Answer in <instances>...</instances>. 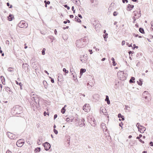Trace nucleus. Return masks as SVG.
Returning <instances> with one entry per match:
<instances>
[{"mask_svg":"<svg viewBox=\"0 0 153 153\" xmlns=\"http://www.w3.org/2000/svg\"><path fill=\"white\" fill-rule=\"evenodd\" d=\"M22 108L19 105L14 106L11 109V113L12 114H20L23 112Z\"/></svg>","mask_w":153,"mask_h":153,"instance_id":"obj_1","label":"nucleus"},{"mask_svg":"<svg viewBox=\"0 0 153 153\" xmlns=\"http://www.w3.org/2000/svg\"><path fill=\"white\" fill-rule=\"evenodd\" d=\"M97 31H99V29L101 27V25L98 21H95L93 24Z\"/></svg>","mask_w":153,"mask_h":153,"instance_id":"obj_2","label":"nucleus"},{"mask_svg":"<svg viewBox=\"0 0 153 153\" xmlns=\"http://www.w3.org/2000/svg\"><path fill=\"white\" fill-rule=\"evenodd\" d=\"M19 26L21 28H27V24L23 21H21L18 24Z\"/></svg>","mask_w":153,"mask_h":153,"instance_id":"obj_3","label":"nucleus"},{"mask_svg":"<svg viewBox=\"0 0 153 153\" xmlns=\"http://www.w3.org/2000/svg\"><path fill=\"white\" fill-rule=\"evenodd\" d=\"M7 135L8 137L11 139L16 140L17 138V137H16L14 134L9 132L7 133Z\"/></svg>","mask_w":153,"mask_h":153,"instance_id":"obj_4","label":"nucleus"},{"mask_svg":"<svg viewBox=\"0 0 153 153\" xmlns=\"http://www.w3.org/2000/svg\"><path fill=\"white\" fill-rule=\"evenodd\" d=\"M83 42V39H82L77 40L76 43V46L77 47H82V44Z\"/></svg>","mask_w":153,"mask_h":153,"instance_id":"obj_5","label":"nucleus"},{"mask_svg":"<svg viewBox=\"0 0 153 153\" xmlns=\"http://www.w3.org/2000/svg\"><path fill=\"white\" fill-rule=\"evenodd\" d=\"M24 140L22 139H21L18 140L16 143V144L17 146L18 147H22L23 145V144L24 143V142L23 141Z\"/></svg>","mask_w":153,"mask_h":153,"instance_id":"obj_6","label":"nucleus"},{"mask_svg":"<svg viewBox=\"0 0 153 153\" xmlns=\"http://www.w3.org/2000/svg\"><path fill=\"white\" fill-rule=\"evenodd\" d=\"M90 107L89 105L88 104H86L83 107V110L85 112H88L90 110Z\"/></svg>","mask_w":153,"mask_h":153,"instance_id":"obj_7","label":"nucleus"},{"mask_svg":"<svg viewBox=\"0 0 153 153\" xmlns=\"http://www.w3.org/2000/svg\"><path fill=\"white\" fill-rule=\"evenodd\" d=\"M45 147V149L46 151H48L51 148L50 144L48 142H46L43 144Z\"/></svg>","mask_w":153,"mask_h":153,"instance_id":"obj_8","label":"nucleus"},{"mask_svg":"<svg viewBox=\"0 0 153 153\" xmlns=\"http://www.w3.org/2000/svg\"><path fill=\"white\" fill-rule=\"evenodd\" d=\"M133 13H134V16L136 17V18L137 19H138L139 17L141 16V13H140V11H137L135 10L133 12Z\"/></svg>","mask_w":153,"mask_h":153,"instance_id":"obj_9","label":"nucleus"},{"mask_svg":"<svg viewBox=\"0 0 153 153\" xmlns=\"http://www.w3.org/2000/svg\"><path fill=\"white\" fill-rule=\"evenodd\" d=\"M87 55L86 54L84 55L81 56L80 57V60L82 62H83L84 61L86 60L87 59Z\"/></svg>","mask_w":153,"mask_h":153,"instance_id":"obj_10","label":"nucleus"},{"mask_svg":"<svg viewBox=\"0 0 153 153\" xmlns=\"http://www.w3.org/2000/svg\"><path fill=\"white\" fill-rule=\"evenodd\" d=\"M140 127L141 128H140V129H138V130L141 133H143L146 130V128L145 127L142 126H140Z\"/></svg>","mask_w":153,"mask_h":153,"instance_id":"obj_11","label":"nucleus"},{"mask_svg":"<svg viewBox=\"0 0 153 153\" xmlns=\"http://www.w3.org/2000/svg\"><path fill=\"white\" fill-rule=\"evenodd\" d=\"M84 121L85 120L84 119H82L81 120H79V122H78V125H79L80 127H82L85 125V124L84 123Z\"/></svg>","mask_w":153,"mask_h":153,"instance_id":"obj_12","label":"nucleus"},{"mask_svg":"<svg viewBox=\"0 0 153 153\" xmlns=\"http://www.w3.org/2000/svg\"><path fill=\"white\" fill-rule=\"evenodd\" d=\"M31 65L34 69L36 70L37 69V64L35 62H32Z\"/></svg>","mask_w":153,"mask_h":153,"instance_id":"obj_13","label":"nucleus"},{"mask_svg":"<svg viewBox=\"0 0 153 153\" xmlns=\"http://www.w3.org/2000/svg\"><path fill=\"white\" fill-rule=\"evenodd\" d=\"M8 20L9 21H11L14 18V16L13 15L10 14L9 16L7 17Z\"/></svg>","mask_w":153,"mask_h":153,"instance_id":"obj_14","label":"nucleus"},{"mask_svg":"<svg viewBox=\"0 0 153 153\" xmlns=\"http://www.w3.org/2000/svg\"><path fill=\"white\" fill-rule=\"evenodd\" d=\"M29 65L27 63H23L22 64V68L25 70L28 69Z\"/></svg>","mask_w":153,"mask_h":153,"instance_id":"obj_15","label":"nucleus"},{"mask_svg":"<svg viewBox=\"0 0 153 153\" xmlns=\"http://www.w3.org/2000/svg\"><path fill=\"white\" fill-rule=\"evenodd\" d=\"M99 95L98 94H96L93 95V98L96 100H98L99 99Z\"/></svg>","mask_w":153,"mask_h":153,"instance_id":"obj_16","label":"nucleus"},{"mask_svg":"<svg viewBox=\"0 0 153 153\" xmlns=\"http://www.w3.org/2000/svg\"><path fill=\"white\" fill-rule=\"evenodd\" d=\"M62 74H58V81L60 82H61L62 81Z\"/></svg>","mask_w":153,"mask_h":153,"instance_id":"obj_17","label":"nucleus"},{"mask_svg":"<svg viewBox=\"0 0 153 153\" xmlns=\"http://www.w3.org/2000/svg\"><path fill=\"white\" fill-rule=\"evenodd\" d=\"M135 79V78L134 77H132L130 80H129V82L130 83H134L135 81L134 80Z\"/></svg>","mask_w":153,"mask_h":153,"instance_id":"obj_18","label":"nucleus"},{"mask_svg":"<svg viewBox=\"0 0 153 153\" xmlns=\"http://www.w3.org/2000/svg\"><path fill=\"white\" fill-rule=\"evenodd\" d=\"M118 117L119 118H121L122 120H124V118L123 115H122L120 113H119L118 115Z\"/></svg>","mask_w":153,"mask_h":153,"instance_id":"obj_19","label":"nucleus"},{"mask_svg":"<svg viewBox=\"0 0 153 153\" xmlns=\"http://www.w3.org/2000/svg\"><path fill=\"white\" fill-rule=\"evenodd\" d=\"M43 83L44 85L45 88H47L48 87V86L47 85V82L45 80H44L43 81Z\"/></svg>","mask_w":153,"mask_h":153,"instance_id":"obj_20","label":"nucleus"},{"mask_svg":"<svg viewBox=\"0 0 153 153\" xmlns=\"http://www.w3.org/2000/svg\"><path fill=\"white\" fill-rule=\"evenodd\" d=\"M75 21L81 23V20L78 18V17L76 16L75 19Z\"/></svg>","mask_w":153,"mask_h":153,"instance_id":"obj_21","label":"nucleus"},{"mask_svg":"<svg viewBox=\"0 0 153 153\" xmlns=\"http://www.w3.org/2000/svg\"><path fill=\"white\" fill-rule=\"evenodd\" d=\"M41 149L40 147H37L35 149V153L39 152L40 151Z\"/></svg>","mask_w":153,"mask_h":153,"instance_id":"obj_22","label":"nucleus"},{"mask_svg":"<svg viewBox=\"0 0 153 153\" xmlns=\"http://www.w3.org/2000/svg\"><path fill=\"white\" fill-rule=\"evenodd\" d=\"M134 5H133L128 4V7L129 10H131L134 7Z\"/></svg>","mask_w":153,"mask_h":153,"instance_id":"obj_23","label":"nucleus"},{"mask_svg":"<svg viewBox=\"0 0 153 153\" xmlns=\"http://www.w3.org/2000/svg\"><path fill=\"white\" fill-rule=\"evenodd\" d=\"M108 34L107 33H106L105 35H103V36L104 37V40L105 41H107V38H108Z\"/></svg>","mask_w":153,"mask_h":153,"instance_id":"obj_24","label":"nucleus"},{"mask_svg":"<svg viewBox=\"0 0 153 153\" xmlns=\"http://www.w3.org/2000/svg\"><path fill=\"white\" fill-rule=\"evenodd\" d=\"M86 71V69H85L81 68L80 70V74H82L83 73Z\"/></svg>","mask_w":153,"mask_h":153,"instance_id":"obj_25","label":"nucleus"},{"mask_svg":"<svg viewBox=\"0 0 153 153\" xmlns=\"http://www.w3.org/2000/svg\"><path fill=\"white\" fill-rule=\"evenodd\" d=\"M139 31L142 33H144V31L143 29V28L140 27L139 29Z\"/></svg>","mask_w":153,"mask_h":153,"instance_id":"obj_26","label":"nucleus"},{"mask_svg":"<svg viewBox=\"0 0 153 153\" xmlns=\"http://www.w3.org/2000/svg\"><path fill=\"white\" fill-rule=\"evenodd\" d=\"M1 79L2 82V83L4 85V82H5V79L4 77L3 76H1Z\"/></svg>","mask_w":153,"mask_h":153,"instance_id":"obj_27","label":"nucleus"},{"mask_svg":"<svg viewBox=\"0 0 153 153\" xmlns=\"http://www.w3.org/2000/svg\"><path fill=\"white\" fill-rule=\"evenodd\" d=\"M101 126H102V128L103 129H105V128H106L105 124L104 123H102L101 124Z\"/></svg>","mask_w":153,"mask_h":153,"instance_id":"obj_28","label":"nucleus"},{"mask_svg":"<svg viewBox=\"0 0 153 153\" xmlns=\"http://www.w3.org/2000/svg\"><path fill=\"white\" fill-rule=\"evenodd\" d=\"M137 83L138 84L140 85H141L142 84V81L141 80V79H140L139 80V81H137Z\"/></svg>","mask_w":153,"mask_h":153,"instance_id":"obj_29","label":"nucleus"},{"mask_svg":"<svg viewBox=\"0 0 153 153\" xmlns=\"http://www.w3.org/2000/svg\"><path fill=\"white\" fill-rule=\"evenodd\" d=\"M73 119H69V117H67L66 118V120L67 122H72L73 121Z\"/></svg>","mask_w":153,"mask_h":153,"instance_id":"obj_30","label":"nucleus"},{"mask_svg":"<svg viewBox=\"0 0 153 153\" xmlns=\"http://www.w3.org/2000/svg\"><path fill=\"white\" fill-rule=\"evenodd\" d=\"M65 109L64 108V107H63L61 110V112L63 114L65 113Z\"/></svg>","mask_w":153,"mask_h":153,"instance_id":"obj_31","label":"nucleus"},{"mask_svg":"<svg viewBox=\"0 0 153 153\" xmlns=\"http://www.w3.org/2000/svg\"><path fill=\"white\" fill-rule=\"evenodd\" d=\"M142 54L140 53H138L136 55V57L137 58V59H138L140 58V56H141Z\"/></svg>","mask_w":153,"mask_h":153,"instance_id":"obj_32","label":"nucleus"},{"mask_svg":"<svg viewBox=\"0 0 153 153\" xmlns=\"http://www.w3.org/2000/svg\"><path fill=\"white\" fill-rule=\"evenodd\" d=\"M63 72H65V75L66 74H68V71L66 70V69L65 68H64L63 69Z\"/></svg>","mask_w":153,"mask_h":153,"instance_id":"obj_33","label":"nucleus"},{"mask_svg":"<svg viewBox=\"0 0 153 153\" xmlns=\"http://www.w3.org/2000/svg\"><path fill=\"white\" fill-rule=\"evenodd\" d=\"M46 51V49L45 48H44L42 51V54L44 55L45 54V51Z\"/></svg>","mask_w":153,"mask_h":153,"instance_id":"obj_34","label":"nucleus"},{"mask_svg":"<svg viewBox=\"0 0 153 153\" xmlns=\"http://www.w3.org/2000/svg\"><path fill=\"white\" fill-rule=\"evenodd\" d=\"M44 2L45 4V6L46 7H47V4H50V2L49 1H45Z\"/></svg>","mask_w":153,"mask_h":153,"instance_id":"obj_35","label":"nucleus"},{"mask_svg":"<svg viewBox=\"0 0 153 153\" xmlns=\"http://www.w3.org/2000/svg\"><path fill=\"white\" fill-rule=\"evenodd\" d=\"M42 140L41 139H39V140L37 141V143L38 145H40L42 142Z\"/></svg>","mask_w":153,"mask_h":153,"instance_id":"obj_36","label":"nucleus"},{"mask_svg":"<svg viewBox=\"0 0 153 153\" xmlns=\"http://www.w3.org/2000/svg\"><path fill=\"white\" fill-rule=\"evenodd\" d=\"M140 126L141 125H140V124L139 123H137L136 124V126L138 129L140 128H139V126Z\"/></svg>","mask_w":153,"mask_h":153,"instance_id":"obj_37","label":"nucleus"},{"mask_svg":"<svg viewBox=\"0 0 153 153\" xmlns=\"http://www.w3.org/2000/svg\"><path fill=\"white\" fill-rule=\"evenodd\" d=\"M36 100H35V102L36 103V104H37L38 103L39 105V102H40V101L39 100H38L37 101H36Z\"/></svg>","mask_w":153,"mask_h":153,"instance_id":"obj_38","label":"nucleus"},{"mask_svg":"<svg viewBox=\"0 0 153 153\" xmlns=\"http://www.w3.org/2000/svg\"><path fill=\"white\" fill-rule=\"evenodd\" d=\"M118 14V13L117 12V11H114L113 13V15L114 16H116L117 15V14Z\"/></svg>","mask_w":153,"mask_h":153,"instance_id":"obj_39","label":"nucleus"},{"mask_svg":"<svg viewBox=\"0 0 153 153\" xmlns=\"http://www.w3.org/2000/svg\"><path fill=\"white\" fill-rule=\"evenodd\" d=\"M53 132L54 133L56 134H57L58 133V131L56 129H53Z\"/></svg>","mask_w":153,"mask_h":153,"instance_id":"obj_40","label":"nucleus"},{"mask_svg":"<svg viewBox=\"0 0 153 153\" xmlns=\"http://www.w3.org/2000/svg\"><path fill=\"white\" fill-rule=\"evenodd\" d=\"M19 85L20 86V89L22 90V84L21 82H20L19 83Z\"/></svg>","mask_w":153,"mask_h":153,"instance_id":"obj_41","label":"nucleus"},{"mask_svg":"<svg viewBox=\"0 0 153 153\" xmlns=\"http://www.w3.org/2000/svg\"><path fill=\"white\" fill-rule=\"evenodd\" d=\"M126 45H128L129 47H132V43L131 44H129L128 43H126Z\"/></svg>","mask_w":153,"mask_h":153,"instance_id":"obj_42","label":"nucleus"},{"mask_svg":"<svg viewBox=\"0 0 153 153\" xmlns=\"http://www.w3.org/2000/svg\"><path fill=\"white\" fill-rule=\"evenodd\" d=\"M73 72H74H74L73 71V69H71L70 70V73H71L72 74H73Z\"/></svg>","mask_w":153,"mask_h":153,"instance_id":"obj_43","label":"nucleus"},{"mask_svg":"<svg viewBox=\"0 0 153 153\" xmlns=\"http://www.w3.org/2000/svg\"><path fill=\"white\" fill-rule=\"evenodd\" d=\"M108 100H109L108 97L107 95H106V98L105 99V101H107Z\"/></svg>","mask_w":153,"mask_h":153,"instance_id":"obj_44","label":"nucleus"},{"mask_svg":"<svg viewBox=\"0 0 153 153\" xmlns=\"http://www.w3.org/2000/svg\"><path fill=\"white\" fill-rule=\"evenodd\" d=\"M136 18L135 16H133V19H134L133 21V23H134L135 22V21L136 20Z\"/></svg>","mask_w":153,"mask_h":153,"instance_id":"obj_45","label":"nucleus"},{"mask_svg":"<svg viewBox=\"0 0 153 153\" xmlns=\"http://www.w3.org/2000/svg\"><path fill=\"white\" fill-rule=\"evenodd\" d=\"M12 69H13L12 68H8L7 70L8 71L11 72L12 71V70H11Z\"/></svg>","mask_w":153,"mask_h":153,"instance_id":"obj_46","label":"nucleus"},{"mask_svg":"<svg viewBox=\"0 0 153 153\" xmlns=\"http://www.w3.org/2000/svg\"><path fill=\"white\" fill-rule=\"evenodd\" d=\"M112 63L113 65L114 66H115L116 65V63L115 61H113Z\"/></svg>","mask_w":153,"mask_h":153,"instance_id":"obj_47","label":"nucleus"},{"mask_svg":"<svg viewBox=\"0 0 153 153\" xmlns=\"http://www.w3.org/2000/svg\"><path fill=\"white\" fill-rule=\"evenodd\" d=\"M123 122H121V123H119V126H120L121 127H122V126L123 125Z\"/></svg>","mask_w":153,"mask_h":153,"instance_id":"obj_48","label":"nucleus"},{"mask_svg":"<svg viewBox=\"0 0 153 153\" xmlns=\"http://www.w3.org/2000/svg\"><path fill=\"white\" fill-rule=\"evenodd\" d=\"M64 7H65L67 8L68 10H69L70 9V7H69L67 5H65Z\"/></svg>","mask_w":153,"mask_h":153,"instance_id":"obj_49","label":"nucleus"},{"mask_svg":"<svg viewBox=\"0 0 153 153\" xmlns=\"http://www.w3.org/2000/svg\"><path fill=\"white\" fill-rule=\"evenodd\" d=\"M149 144H150V146H153V142H152V141H151L149 143Z\"/></svg>","mask_w":153,"mask_h":153,"instance_id":"obj_50","label":"nucleus"},{"mask_svg":"<svg viewBox=\"0 0 153 153\" xmlns=\"http://www.w3.org/2000/svg\"><path fill=\"white\" fill-rule=\"evenodd\" d=\"M125 41H124V40L122 42V45H124L125 44Z\"/></svg>","mask_w":153,"mask_h":153,"instance_id":"obj_51","label":"nucleus"},{"mask_svg":"<svg viewBox=\"0 0 153 153\" xmlns=\"http://www.w3.org/2000/svg\"><path fill=\"white\" fill-rule=\"evenodd\" d=\"M128 53L129 55H130V54L131 53L132 54V53H134V52L133 51H130L128 52Z\"/></svg>","mask_w":153,"mask_h":153,"instance_id":"obj_52","label":"nucleus"},{"mask_svg":"<svg viewBox=\"0 0 153 153\" xmlns=\"http://www.w3.org/2000/svg\"><path fill=\"white\" fill-rule=\"evenodd\" d=\"M6 44L7 45H9V42L8 40H6Z\"/></svg>","mask_w":153,"mask_h":153,"instance_id":"obj_53","label":"nucleus"},{"mask_svg":"<svg viewBox=\"0 0 153 153\" xmlns=\"http://www.w3.org/2000/svg\"><path fill=\"white\" fill-rule=\"evenodd\" d=\"M57 117V115L56 114H55L54 116V119H56Z\"/></svg>","mask_w":153,"mask_h":153,"instance_id":"obj_54","label":"nucleus"},{"mask_svg":"<svg viewBox=\"0 0 153 153\" xmlns=\"http://www.w3.org/2000/svg\"><path fill=\"white\" fill-rule=\"evenodd\" d=\"M139 140L141 143H144V142L143 140H142L141 139H140Z\"/></svg>","mask_w":153,"mask_h":153,"instance_id":"obj_55","label":"nucleus"},{"mask_svg":"<svg viewBox=\"0 0 153 153\" xmlns=\"http://www.w3.org/2000/svg\"><path fill=\"white\" fill-rule=\"evenodd\" d=\"M51 82L52 83H54V79L52 78H51Z\"/></svg>","mask_w":153,"mask_h":153,"instance_id":"obj_56","label":"nucleus"},{"mask_svg":"<svg viewBox=\"0 0 153 153\" xmlns=\"http://www.w3.org/2000/svg\"><path fill=\"white\" fill-rule=\"evenodd\" d=\"M78 16L79 17L80 19H82V16H81V15L79 14Z\"/></svg>","mask_w":153,"mask_h":153,"instance_id":"obj_57","label":"nucleus"},{"mask_svg":"<svg viewBox=\"0 0 153 153\" xmlns=\"http://www.w3.org/2000/svg\"><path fill=\"white\" fill-rule=\"evenodd\" d=\"M133 36H134L135 37H137L138 36V34H135V33H133Z\"/></svg>","mask_w":153,"mask_h":153,"instance_id":"obj_58","label":"nucleus"},{"mask_svg":"<svg viewBox=\"0 0 153 153\" xmlns=\"http://www.w3.org/2000/svg\"><path fill=\"white\" fill-rule=\"evenodd\" d=\"M138 48V46H135L134 47L132 48V49H133L134 50V49H135V48H136L137 49V48Z\"/></svg>","mask_w":153,"mask_h":153,"instance_id":"obj_59","label":"nucleus"},{"mask_svg":"<svg viewBox=\"0 0 153 153\" xmlns=\"http://www.w3.org/2000/svg\"><path fill=\"white\" fill-rule=\"evenodd\" d=\"M89 51L90 53V54H92V53L93 52L91 50H89Z\"/></svg>","mask_w":153,"mask_h":153,"instance_id":"obj_60","label":"nucleus"},{"mask_svg":"<svg viewBox=\"0 0 153 153\" xmlns=\"http://www.w3.org/2000/svg\"><path fill=\"white\" fill-rule=\"evenodd\" d=\"M107 102V103L108 104V105H109L110 104V101L109 100H108L107 101H106Z\"/></svg>","mask_w":153,"mask_h":153,"instance_id":"obj_61","label":"nucleus"},{"mask_svg":"<svg viewBox=\"0 0 153 153\" xmlns=\"http://www.w3.org/2000/svg\"><path fill=\"white\" fill-rule=\"evenodd\" d=\"M151 25L152 27H153V21H152L151 22Z\"/></svg>","mask_w":153,"mask_h":153,"instance_id":"obj_62","label":"nucleus"},{"mask_svg":"<svg viewBox=\"0 0 153 153\" xmlns=\"http://www.w3.org/2000/svg\"><path fill=\"white\" fill-rule=\"evenodd\" d=\"M71 18H72L74 17V16L72 15H71L69 16Z\"/></svg>","mask_w":153,"mask_h":153,"instance_id":"obj_63","label":"nucleus"},{"mask_svg":"<svg viewBox=\"0 0 153 153\" xmlns=\"http://www.w3.org/2000/svg\"><path fill=\"white\" fill-rule=\"evenodd\" d=\"M54 33L56 35L57 34V31H56V29H55L54 31Z\"/></svg>","mask_w":153,"mask_h":153,"instance_id":"obj_64","label":"nucleus"}]
</instances>
